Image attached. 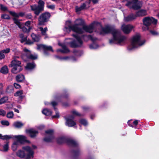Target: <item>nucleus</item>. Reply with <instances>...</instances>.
<instances>
[{"label":"nucleus","instance_id":"nucleus-1","mask_svg":"<svg viewBox=\"0 0 159 159\" xmlns=\"http://www.w3.org/2000/svg\"><path fill=\"white\" fill-rule=\"evenodd\" d=\"M74 26H75L76 31L75 32L76 34H73L72 36L75 37L76 41H73L69 43L70 47L75 48L81 47L83 44L82 39L84 41H87L91 40L93 42L95 41L97 38L89 35H83L80 37L78 34H82L84 31L89 33L93 32V30L101 35H104L108 33H111L113 35V38L109 40V43L111 44H117L119 43V32L118 30L110 26H107L105 27H102L100 24L97 22H94L89 25H84L82 28L79 27V25H83L84 24V21L80 19H76L75 21Z\"/></svg>","mask_w":159,"mask_h":159},{"label":"nucleus","instance_id":"nucleus-2","mask_svg":"<svg viewBox=\"0 0 159 159\" xmlns=\"http://www.w3.org/2000/svg\"><path fill=\"white\" fill-rule=\"evenodd\" d=\"M34 152L28 146L23 147L22 149H19L16 152V156L25 159H30L34 157Z\"/></svg>","mask_w":159,"mask_h":159},{"label":"nucleus","instance_id":"nucleus-3","mask_svg":"<svg viewBox=\"0 0 159 159\" xmlns=\"http://www.w3.org/2000/svg\"><path fill=\"white\" fill-rule=\"evenodd\" d=\"M145 42L144 40H141L140 34H137L132 38L131 44L129 46L128 49L129 50H132L143 45Z\"/></svg>","mask_w":159,"mask_h":159},{"label":"nucleus","instance_id":"nucleus-4","mask_svg":"<svg viewBox=\"0 0 159 159\" xmlns=\"http://www.w3.org/2000/svg\"><path fill=\"white\" fill-rule=\"evenodd\" d=\"M57 141L59 143L66 142L69 145L73 147H77L78 144L77 142L75 140L71 139H67L63 136L58 137L57 139Z\"/></svg>","mask_w":159,"mask_h":159},{"label":"nucleus","instance_id":"nucleus-5","mask_svg":"<svg viewBox=\"0 0 159 159\" xmlns=\"http://www.w3.org/2000/svg\"><path fill=\"white\" fill-rule=\"evenodd\" d=\"M21 62L19 61L14 59L12 61L11 64L9 66L12 67V72L14 74H17L20 72L22 69V67L21 66Z\"/></svg>","mask_w":159,"mask_h":159},{"label":"nucleus","instance_id":"nucleus-6","mask_svg":"<svg viewBox=\"0 0 159 159\" xmlns=\"http://www.w3.org/2000/svg\"><path fill=\"white\" fill-rule=\"evenodd\" d=\"M72 115L65 117L66 120V125L69 127H73L76 125V123L74 120V115L80 116L79 114L76 111H74L72 112Z\"/></svg>","mask_w":159,"mask_h":159},{"label":"nucleus","instance_id":"nucleus-7","mask_svg":"<svg viewBox=\"0 0 159 159\" xmlns=\"http://www.w3.org/2000/svg\"><path fill=\"white\" fill-rule=\"evenodd\" d=\"M38 5H34L31 6V9L34 11V13L36 15H38L43 10L44 2L41 0L38 2Z\"/></svg>","mask_w":159,"mask_h":159},{"label":"nucleus","instance_id":"nucleus-8","mask_svg":"<svg viewBox=\"0 0 159 159\" xmlns=\"http://www.w3.org/2000/svg\"><path fill=\"white\" fill-rule=\"evenodd\" d=\"M23 51L24 53L22 55V58L25 61H26L28 59L34 60L37 58V54H31L30 51L27 48H24Z\"/></svg>","mask_w":159,"mask_h":159},{"label":"nucleus","instance_id":"nucleus-9","mask_svg":"<svg viewBox=\"0 0 159 159\" xmlns=\"http://www.w3.org/2000/svg\"><path fill=\"white\" fill-rule=\"evenodd\" d=\"M138 0H132V1H127L125 5L130 7H131L134 10H138L141 8L142 3Z\"/></svg>","mask_w":159,"mask_h":159},{"label":"nucleus","instance_id":"nucleus-10","mask_svg":"<svg viewBox=\"0 0 159 159\" xmlns=\"http://www.w3.org/2000/svg\"><path fill=\"white\" fill-rule=\"evenodd\" d=\"M37 48L38 50H40L42 49H43L44 50V54L46 56H48L49 54L47 52L48 51H51L52 52H53L52 47L51 46H48L43 44H37Z\"/></svg>","mask_w":159,"mask_h":159},{"label":"nucleus","instance_id":"nucleus-11","mask_svg":"<svg viewBox=\"0 0 159 159\" xmlns=\"http://www.w3.org/2000/svg\"><path fill=\"white\" fill-rule=\"evenodd\" d=\"M46 135L44 140L46 142H50L52 141L54 138L53 135V130L49 129L45 131Z\"/></svg>","mask_w":159,"mask_h":159},{"label":"nucleus","instance_id":"nucleus-12","mask_svg":"<svg viewBox=\"0 0 159 159\" xmlns=\"http://www.w3.org/2000/svg\"><path fill=\"white\" fill-rule=\"evenodd\" d=\"M75 26L74 25H71V22L70 20L67 21L66 22L65 26L64 29V31L67 33H69L71 30L75 32L76 31Z\"/></svg>","mask_w":159,"mask_h":159},{"label":"nucleus","instance_id":"nucleus-13","mask_svg":"<svg viewBox=\"0 0 159 159\" xmlns=\"http://www.w3.org/2000/svg\"><path fill=\"white\" fill-rule=\"evenodd\" d=\"M11 139H13L19 143H22L24 142L30 143V141L27 139L26 136L23 135H11Z\"/></svg>","mask_w":159,"mask_h":159},{"label":"nucleus","instance_id":"nucleus-14","mask_svg":"<svg viewBox=\"0 0 159 159\" xmlns=\"http://www.w3.org/2000/svg\"><path fill=\"white\" fill-rule=\"evenodd\" d=\"M157 22V20L154 19L152 17H146L144 18L143 20V25L148 26L152 23L156 24Z\"/></svg>","mask_w":159,"mask_h":159},{"label":"nucleus","instance_id":"nucleus-15","mask_svg":"<svg viewBox=\"0 0 159 159\" xmlns=\"http://www.w3.org/2000/svg\"><path fill=\"white\" fill-rule=\"evenodd\" d=\"M50 16V14L48 12H46L43 13L41 15L39 18V24L42 25L44 22L47 21Z\"/></svg>","mask_w":159,"mask_h":159},{"label":"nucleus","instance_id":"nucleus-16","mask_svg":"<svg viewBox=\"0 0 159 159\" xmlns=\"http://www.w3.org/2000/svg\"><path fill=\"white\" fill-rule=\"evenodd\" d=\"M133 28V26L130 25L123 24L121 26V29L124 33L129 34Z\"/></svg>","mask_w":159,"mask_h":159},{"label":"nucleus","instance_id":"nucleus-17","mask_svg":"<svg viewBox=\"0 0 159 159\" xmlns=\"http://www.w3.org/2000/svg\"><path fill=\"white\" fill-rule=\"evenodd\" d=\"M56 57L59 60L61 61H75L76 60L75 58L72 57L66 56L64 57H59V56H56Z\"/></svg>","mask_w":159,"mask_h":159},{"label":"nucleus","instance_id":"nucleus-18","mask_svg":"<svg viewBox=\"0 0 159 159\" xmlns=\"http://www.w3.org/2000/svg\"><path fill=\"white\" fill-rule=\"evenodd\" d=\"M59 45L61 46L62 49H58L57 50V52H60L62 53H67L70 52L69 50L65 45L60 43H59Z\"/></svg>","mask_w":159,"mask_h":159},{"label":"nucleus","instance_id":"nucleus-19","mask_svg":"<svg viewBox=\"0 0 159 159\" xmlns=\"http://www.w3.org/2000/svg\"><path fill=\"white\" fill-rule=\"evenodd\" d=\"M26 132L30 134L31 138H34L36 136L38 133L37 131L34 129H30L28 130H26Z\"/></svg>","mask_w":159,"mask_h":159},{"label":"nucleus","instance_id":"nucleus-20","mask_svg":"<svg viewBox=\"0 0 159 159\" xmlns=\"http://www.w3.org/2000/svg\"><path fill=\"white\" fill-rule=\"evenodd\" d=\"M38 29V30L41 31L42 35L43 36H45V39H46L48 37L46 34V32L48 31V28L47 27H45L43 29L42 27H40Z\"/></svg>","mask_w":159,"mask_h":159},{"label":"nucleus","instance_id":"nucleus-21","mask_svg":"<svg viewBox=\"0 0 159 159\" xmlns=\"http://www.w3.org/2000/svg\"><path fill=\"white\" fill-rule=\"evenodd\" d=\"M136 18L135 15L131 14L128 16L125 17L124 18V20L125 21L129 22L132 21Z\"/></svg>","mask_w":159,"mask_h":159},{"label":"nucleus","instance_id":"nucleus-22","mask_svg":"<svg viewBox=\"0 0 159 159\" xmlns=\"http://www.w3.org/2000/svg\"><path fill=\"white\" fill-rule=\"evenodd\" d=\"M10 49L9 48H7L0 52V59H2L5 58V56L3 53H7L10 52Z\"/></svg>","mask_w":159,"mask_h":159},{"label":"nucleus","instance_id":"nucleus-23","mask_svg":"<svg viewBox=\"0 0 159 159\" xmlns=\"http://www.w3.org/2000/svg\"><path fill=\"white\" fill-rule=\"evenodd\" d=\"M147 15L146 10H141L138 11L135 15L136 17L137 16H143Z\"/></svg>","mask_w":159,"mask_h":159},{"label":"nucleus","instance_id":"nucleus-24","mask_svg":"<svg viewBox=\"0 0 159 159\" xmlns=\"http://www.w3.org/2000/svg\"><path fill=\"white\" fill-rule=\"evenodd\" d=\"M35 66V65L33 62L29 63L27 64L25 68L27 70H31L34 69Z\"/></svg>","mask_w":159,"mask_h":159},{"label":"nucleus","instance_id":"nucleus-25","mask_svg":"<svg viewBox=\"0 0 159 159\" xmlns=\"http://www.w3.org/2000/svg\"><path fill=\"white\" fill-rule=\"evenodd\" d=\"M9 145L8 143H7L3 145L0 146V150L2 151L7 152L9 149Z\"/></svg>","mask_w":159,"mask_h":159},{"label":"nucleus","instance_id":"nucleus-26","mask_svg":"<svg viewBox=\"0 0 159 159\" xmlns=\"http://www.w3.org/2000/svg\"><path fill=\"white\" fill-rule=\"evenodd\" d=\"M126 37L124 35H120V45H123L126 42Z\"/></svg>","mask_w":159,"mask_h":159},{"label":"nucleus","instance_id":"nucleus-27","mask_svg":"<svg viewBox=\"0 0 159 159\" xmlns=\"http://www.w3.org/2000/svg\"><path fill=\"white\" fill-rule=\"evenodd\" d=\"M23 91L22 90H20L17 91L14 93V96L16 97H18L20 99H21L23 98L22 95Z\"/></svg>","mask_w":159,"mask_h":159},{"label":"nucleus","instance_id":"nucleus-28","mask_svg":"<svg viewBox=\"0 0 159 159\" xmlns=\"http://www.w3.org/2000/svg\"><path fill=\"white\" fill-rule=\"evenodd\" d=\"M25 77L22 74H19L16 77V79L17 81L21 82L24 80Z\"/></svg>","mask_w":159,"mask_h":159},{"label":"nucleus","instance_id":"nucleus-29","mask_svg":"<svg viewBox=\"0 0 159 159\" xmlns=\"http://www.w3.org/2000/svg\"><path fill=\"white\" fill-rule=\"evenodd\" d=\"M31 37L33 40L35 42H38L39 41L40 39V36L39 35H36V34L32 33L31 34Z\"/></svg>","mask_w":159,"mask_h":159},{"label":"nucleus","instance_id":"nucleus-30","mask_svg":"<svg viewBox=\"0 0 159 159\" xmlns=\"http://www.w3.org/2000/svg\"><path fill=\"white\" fill-rule=\"evenodd\" d=\"M91 2V0H87L86 2L83 3L80 6L83 10L87 8V6L89 5Z\"/></svg>","mask_w":159,"mask_h":159},{"label":"nucleus","instance_id":"nucleus-31","mask_svg":"<svg viewBox=\"0 0 159 159\" xmlns=\"http://www.w3.org/2000/svg\"><path fill=\"white\" fill-rule=\"evenodd\" d=\"M42 113L44 115L48 116L51 115L52 112L50 110L48 109H44L42 111Z\"/></svg>","mask_w":159,"mask_h":159},{"label":"nucleus","instance_id":"nucleus-32","mask_svg":"<svg viewBox=\"0 0 159 159\" xmlns=\"http://www.w3.org/2000/svg\"><path fill=\"white\" fill-rule=\"evenodd\" d=\"M19 145V142L17 141H15L12 145V149L14 151H16Z\"/></svg>","mask_w":159,"mask_h":159},{"label":"nucleus","instance_id":"nucleus-33","mask_svg":"<svg viewBox=\"0 0 159 159\" xmlns=\"http://www.w3.org/2000/svg\"><path fill=\"white\" fill-rule=\"evenodd\" d=\"M10 13L13 16L16 17H18L19 16H22L24 15V13L23 12H20L18 14L14 12L11 11Z\"/></svg>","mask_w":159,"mask_h":159},{"label":"nucleus","instance_id":"nucleus-34","mask_svg":"<svg viewBox=\"0 0 159 159\" xmlns=\"http://www.w3.org/2000/svg\"><path fill=\"white\" fill-rule=\"evenodd\" d=\"M8 69L7 66H4L2 67L0 70L1 72L3 74H6L8 72Z\"/></svg>","mask_w":159,"mask_h":159},{"label":"nucleus","instance_id":"nucleus-35","mask_svg":"<svg viewBox=\"0 0 159 159\" xmlns=\"http://www.w3.org/2000/svg\"><path fill=\"white\" fill-rule=\"evenodd\" d=\"M79 123L81 125L86 126L88 125V122L87 120L84 119H81L79 120Z\"/></svg>","mask_w":159,"mask_h":159},{"label":"nucleus","instance_id":"nucleus-36","mask_svg":"<svg viewBox=\"0 0 159 159\" xmlns=\"http://www.w3.org/2000/svg\"><path fill=\"white\" fill-rule=\"evenodd\" d=\"M23 124L20 122H16L13 124V126L16 128H20L23 125Z\"/></svg>","mask_w":159,"mask_h":159},{"label":"nucleus","instance_id":"nucleus-37","mask_svg":"<svg viewBox=\"0 0 159 159\" xmlns=\"http://www.w3.org/2000/svg\"><path fill=\"white\" fill-rule=\"evenodd\" d=\"M22 29V30L24 32H29L30 30L26 27L24 24H21V28H19Z\"/></svg>","mask_w":159,"mask_h":159},{"label":"nucleus","instance_id":"nucleus-38","mask_svg":"<svg viewBox=\"0 0 159 159\" xmlns=\"http://www.w3.org/2000/svg\"><path fill=\"white\" fill-rule=\"evenodd\" d=\"M32 22V21H28L25 23V25L30 30L32 29L31 26V24Z\"/></svg>","mask_w":159,"mask_h":159},{"label":"nucleus","instance_id":"nucleus-39","mask_svg":"<svg viewBox=\"0 0 159 159\" xmlns=\"http://www.w3.org/2000/svg\"><path fill=\"white\" fill-rule=\"evenodd\" d=\"M11 135H5L4 136H2V135L0 134V139H11Z\"/></svg>","mask_w":159,"mask_h":159},{"label":"nucleus","instance_id":"nucleus-40","mask_svg":"<svg viewBox=\"0 0 159 159\" xmlns=\"http://www.w3.org/2000/svg\"><path fill=\"white\" fill-rule=\"evenodd\" d=\"M14 23L17 25L19 28H21V24L20 22L16 18V17L13 19Z\"/></svg>","mask_w":159,"mask_h":159},{"label":"nucleus","instance_id":"nucleus-41","mask_svg":"<svg viewBox=\"0 0 159 159\" xmlns=\"http://www.w3.org/2000/svg\"><path fill=\"white\" fill-rule=\"evenodd\" d=\"M8 97L7 96H5L2 98L0 99V102L1 104H3L6 102L8 100Z\"/></svg>","mask_w":159,"mask_h":159},{"label":"nucleus","instance_id":"nucleus-42","mask_svg":"<svg viewBox=\"0 0 159 159\" xmlns=\"http://www.w3.org/2000/svg\"><path fill=\"white\" fill-rule=\"evenodd\" d=\"M98 47V45L95 43H93L89 46V48L91 49H96Z\"/></svg>","mask_w":159,"mask_h":159},{"label":"nucleus","instance_id":"nucleus-43","mask_svg":"<svg viewBox=\"0 0 159 159\" xmlns=\"http://www.w3.org/2000/svg\"><path fill=\"white\" fill-rule=\"evenodd\" d=\"M74 53L75 56H81L83 54V52L81 51L77 50L74 51Z\"/></svg>","mask_w":159,"mask_h":159},{"label":"nucleus","instance_id":"nucleus-44","mask_svg":"<svg viewBox=\"0 0 159 159\" xmlns=\"http://www.w3.org/2000/svg\"><path fill=\"white\" fill-rule=\"evenodd\" d=\"M14 116L13 112L11 111L8 112L7 114V117L9 118H13Z\"/></svg>","mask_w":159,"mask_h":159},{"label":"nucleus","instance_id":"nucleus-45","mask_svg":"<svg viewBox=\"0 0 159 159\" xmlns=\"http://www.w3.org/2000/svg\"><path fill=\"white\" fill-rule=\"evenodd\" d=\"M20 37L21 39V42L22 43L26 40V37H25L23 34H21L20 35Z\"/></svg>","mask_w":159,"mask_h":159},{"label":"nucleus","instance_id":"nucleus-46","mask_svg":"<svg viewBox=\"0 0 159 159\" xmlns=\"http://www.w3.org/2000/svg\"><path fill=\"white\" fill-rule=\"evenodd\" d=\"M1 123L2 125L6 126L9 125V123L7 120H2L1 121Z\"/></svg>","mask_w":159,"mask_h":159},{"label":"nucleus","instance_id":"nucleus-47","mask_svg":"<svg viewBox=\"0 0 159 159\" xmlns=\"http://www.w3.org/2000/svg\"><path fill=\"white\" fill-rule=\"evenodd\" d=\"M0 9L2 11H8V8L6 7L2 4H1L0 5Z\"/></svg>","mask_w":159,"mask_h":159},{"label":"nucleus","instance_id":"nucleus-48","mask_svg":"<svg viewBox=\"0 0 159 159\" xmlns=\"http://www.w3.org/2000/svg\"><path fill=\"white\" fill-rule=\"evenodd\" d=\"M56 112V115L52 116V118H58L59 117V113L55 107L54 108Z\"/></svg>","mask_w":159,"mask_h":159},{"label":"nucleus","instance_id":"nucleus-49","mask_svg":"<svg viewBox=\"0 0 159 159\" xmlns=\"http://www.w3.org/2000/svg\"><path fill=\"white\" fill-rule=\"evenodd\" d=\"M75 9L76 12L77 13L79 12L81 10H83L81 6L80 7L76 6L75 7Z\"/></svg>","mask_w":159,"mask_h":159},{"label":"nucleus","instance_id":"nucleus-50","mask_svg":"<svg viewBox=\"0 0 159 159\" xmlns=\"http://www.w3.org/2000/svg\"><path fill=\"white\" fill-rule=\"evenodd\" d=\"M55 5L53 4L49 5H48L47 6V7L48 8L52 10H53L55 9Z\"/></svg>","mask_w":159,"mask_h":159},{"label":"nucleus","instance_id":"nucleus-51","mask_svg":"<svg viewBox=\"0 0 159 159\" xmlns=\"http://www.w3.org/2000/svg\"><path fill=\"white\" fill-rule=\"evenodd\" d=\"M6 114V111L1 109H0V116H4Z\"/></svg>","mask_w":159,"mask_h":159},{"label":"nucleus","instance_id":"nucleus-52","mask_svg":"<svg viewBox=\"0 0 159 159\" xmlns=\"http://www.w3.org/2000/svg\"><path fill=\"white\" fill-rule=\"evenodd\" d=\"M1 17L3 19H9L10 18L9 16L7 14H4L2 15Z\"/></svg>","mask_w":159,"mask_h":159},{"label":"nucleus","instance_id":"nucleus-53","mask_svg":"<svg viewBox=\"0 0 159 159\" xmlns=\"http://www.w3.org/2000/svg\"><path fill=\"white\" fill-rule=\"evenodd\" d=\"M150 31L151 33L153 35H157L158 34V33L155 31L150 30Z\"/></svg>","mask_w":159,"mask_h":159},{"label":"nucleus","instance_id":"nucleus-54","mask_svg":"<svg viewBox=\"0 0 159 159\" xmlns=\"http://www.w3.org/2000/svg\"><path fill=\"white\" fill-rule=\"evenodd\" d=\"M25 17L26 18L30 19L32 17V16L31 14H28L26 15Z\"/></svg>","mask_w":159,"mask_h":159},{"label":"nucleus","instance_id":"nucleus-55","mask_svg":"<svg viewBox=\"0 0 159 159\" xmlns=\"http://www.w3.org/2000/svg\"><path fill=\"white\" fill-rule=\"evenodd\" d=\"M14 86L16 89H19L20 87V85L18 84L15 83Z\"/></svg>","mask_w":159,"mask_h":159},{"label":"nucleus","instance_id":"nucleus-56","mask_svg":"<svg viewBox=\"0 0 159 159\" xmlns=\"http://www.w3.org/2000/svg\"><path fill=\"white\" fill-rule=\"evenodd\" d=\"M148 26H145L144 25V26L142 27V29L143 31H145L148 30Z\"/></svg>","mask_w":159,"mask_h":159},{"label":"nucleus","instance_id":"nucleus-57","mask_svg":"<svg viewBox=\"0 0 159 159\" xmlns=\"http://www.w3.org/2000/svg\"><path fill=\"white\" fill-rule=\"evenodd\" d=\"M73 153L74 155L77 156L79 154L80 152L79 150H77V151H74Z\"/></svg>","mask_w":159,"mask_h":159},{"label":"nucleus","instance_id":"nucleus-58","mask_svg":"<svg viewBox=\"0 0 159 159\" xmlns=\"http://www.w3.org/2000/svg\"><path fill=\"white\" fill-rule=\"evenodd\" d=\"M26 43L28 44H31L33 43V42L30 40H27Z\"/></svg>","mask_w":159,"mask_h":159},{"label":"nucleus","instance_id":"nucleus-59","mask_svg":"<svg viewBox=\"0 0 159 159\" xmlns=\"http://www.w3.org/2000/svg\"><path fill=\"white\" fill-rule=\"evenodd\" d=\"M51 104L54 107L57 105V103L55 101H53L51 102Z\"/></svg>","mask_w":159,"mask_h":159},{"label":"nucleus","instance_id":"nucleus-60","mask_svg":"<svg viewBox=\"0 0 159 159\" xmlns=\"http://www.w3.org/2000/svg\"><path fill=\"white\" fill-rule=\"evenodd\" d=\"M99 0H92L93 3L94 4H95L98 3Z\"/></svg>","mask_w":159,"mask_h":159},{"label":"nucleus","instance_id":"nucleus-61","mask_svg":"<svg viewBox=\"0 0 159 159\" xmlns=\"http://www.w3.org/2000/svg\"><path fill=\"white\" fill-rule=\"evenodd\" d=\"M139 120H136L133 122V124L135 125H137L138 123Z\"/></svg>","mask_w":159,"mask_h":159},{"label":"nucleus","instance_id":"nucleus-62","mask_svg":"<svg viewBox=\"0 0 159 159\" xmlns=\"http://www.w3.org/2000/svg\"><path fill=\"white\" fill-rule=\"evenodd\" d=\"M3 87V85L2 84L0 83V91H1Z\"/></svg>","mask_w":159,"mask_h":159},{"label":"nucleus","instance_id":"nucleus-63","mask_svg":"<svg viewBox=\"0 0 159 159\" xmlns=\"http://www.w3.org/2000/svg\"><path fill=\"white\" fill-rule=\"evenodd\" d=\"M83 109L84 111H86L89 109V108L87 107H83Z\"/></svg>","mask_w":159,"mask_h":159},{"label":"nucleus","instance_id":"nucleus-64","mask_svg":"<svg viewBox=\"0 0 159 159\" xmlns=\"http://www.w3.org/2000/svg\"><path fill=\"white\" fill-rule=\"evenodd\" d=\"M14 111L15 112H17L18 113L19 112V110H18V109L15 108L14 109Z\"/></svg>","mask_w":159,"mask_h":159}]
</instances>
